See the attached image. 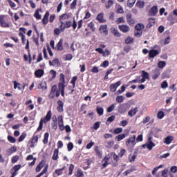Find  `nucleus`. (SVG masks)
<instances>
[{"instance_id":"obj_36","label":"nucleus","mask_w":177,"mask_h":177,"mask_svg":"<svg viewBox=\"0 0 177 177\" xmlns=\"http://www.w3.org/2000/svg\"><path fill=\"white\" fill-rule=\"evenodd\" d=\"M57 90V86H56V85L53 86L51 92H50L51 95L55 96V93H56Z\"/></svg>"},{"instance_id":"obj_15","label":"nucleus","mask_w":177,"mask_h":177,"mask_svg":"<svg viewBox=\"0 0 177 177\" xmlns=\"http://www.w3.org/2000/svg\"><path fill=\"white\" fill-rule=\"evenodd\" d=\"M99 31H101V32H104V34H107L109 31L107 30V26L102 25L100 27Z\"/></svg>"},{"instance_id":"obj_2","label":"nucleus","mask_w":177,"mask_h":177,"mask_svg":"<svg viewBox=\"0 0 177 177\" xmlns=\"http://www.w3.org/2000/svg\"><path fill=\"white\" fill-rule=\"evenodd\" d=\"M167 20L170 21V26H174V23H177V17L171 14L169 15Z\"/></svg>"},{"instance_id":"obj_49","label":"nucleus","mask_w":177,"mask_h":177,"mask_svg":"<svg viewBox=\"0 0 177 177\" xmlns=\"http://www.w3.org/2000/svg\"><path fill=\"white\" fill-rule=\"evenodd\" d=\"M122 132V128H117L114 130V133L115 135H118V133H121Z\"/></svg>"},{"instance_id":"obj_58","label":"nucleus","mask_w":177,"mask_h":177,"mask_svg":"<svg viewBox=\"0 0 177 177\" xmlns=\"http://www.w3.org/2000/svg\"><path fill=\"white\" fill-rule=\"evenodd\" d=\"M108 146L107 147H113V146H114V141L111 140V141H108L106 142Z\"/></svg>"},{"instance_id":"obj_13","label":"nucleus","mask_w":177,"mask_h":177,"mask_svg":"<svg viewBox=\"0 0 177 177\" xmlns=\"http://www.w3.org/2000/svg\"><path fill=\"white\" fill-rule=\"evenodd\" d=\"M118 112L121 114H124V113H127V109H125V104H121L119 106Z\"/></svg>"},{"instance_id":"obj_56","label":"nucleus","mask_w":177,"mask_h":177,"mask_svg":"<svg viewBox=\"0 0 177 177\" xmlns=\"http://www.w3.org/2000/svg\"><path fill=\"white\" fill-rule=\"evenodd\" d=\"M110 91L111 92H115V91H117V88L115 87V85L111 84L110 86Z\"/></svg>"},{"instance_id":"obj_44","label":"nucleus","mask_w":177,"mask_h":177,"mask_svg":"<svg viewBox=\"0 0 177 177\" xmlns=\"http://www.w3.org/2000/svg\"><path fill=\"white\" fill-rule=\"evenodd\" d=\"M169 156H171V153H167L160 155L159 158H160V160H162V158H167V157H169Z\"/></svg>"},{"instance_id":"obj_59","label":"nucleus","mask_w":177,"mask_h":177,"mask_svg":"<svg viewBox=\"0 0 177 177\" xmlns=\"http://www.w3.org/2000/svg\"><path fill=\"white\" fill-rule=\"evenodd\" d=\"M88 27L91 28V29L92 30V31L95 32V25H93V22H91L88 24Z\"/></svg>"},{"instance_id":"obj_17","label":"nucleus","mask_w":177,"mask_h":177,"mask_svg":"<svg viewBox=\"0 0 177 177\" xmlns=\"http://www.w3.org/2000/svg\"><path fill=\"white\" fill-rule=\"evenodd\" d=\"M45 165V162L41 161L36 167V172H39L42 168H44V166Z\"/></svg>"},{"instance_id":"obj_33","label":"nucleus","mask_w":177,"mask_h":177,"mask_svg":"<svg viewBox=\"0 0 177 177\" xmlns=\"http://www.w3.org/2000/svg\"><path fill=\"white\" fill-rule=\"evenodd\" d=\"M135 2H136V0H128L127 6L132 8L135 5Z\"/></svg>"},{"instance_id":"obj_16","label":"nucleus","mask_w":177,"mask_h":177,"mask_svg":"<svg viewBox=\"0 0 177 177\" xmlns=\"http://www.w3.org/2000/svg\"><path fill=\"white\" fill-rule=\"evenodd\" d=\"M48 17H49V12H46L42 19L43 24H48Z\"/></svg>"},{"instance_id":"obj_42","label":"nucleus","mask_w":177,"mask_h":177,"mask_svg":"<svg viewBox=\"0 0 177 177\" xmlns=\"http://www.w3.org/2000/svg\"><path fill=\"white\" fill-rule=\"evenodd\" d=\"M21 167V165H20L14 166L12 167V169H11V172L12 171H15L17 172V171H19V169H20Z\"/></svg>"},{"instance_id":"obj_6","label":"nucleus","mask_w":177,"mask_h":177,"mask_svg":"<svg viewBox=\"0 0 177 177\" xmlns=\"http://www.w3.org/2000/svg\"><path fill=\"white\" fill-rule=\"evenodd\" d=\"M149 54V57L153 59V57H156V56L160 55V51L157 50H151Z\"/></svg>"},{"instance_id":"obj_22","label":"nucleus","mask_w":177,"mask_h":177,"mask_svg":"<svg viewBox=\"0 0 177 177\" xmlns=\"http://www.w3.org/2000/svg\"><path fill=\"white\" fill-rule=\"evenodd\" d=\"M57 158H59V149H55L54 151V154L53 156V160L56 161V160H57Z\"/></svg>"},{"instance_id":"obj_51","label":"nucleus","mask_w":177,"mask_h":177,"mask_svg":"<svg viewBox=\"0 0 177 177\" xmlns=\"http://www.w3.org/2000/svg\"><path fill=\"white\" fill-rule=\"evenodd\" d=\"M161 88H162V89H165V88H168V83L167 82V81H164L162 83Z\"/></svg>"},{"instance_id":"obj_39","label":"nucleus","mask_w":177,"mask_h":177,"mask_svg":"<svg viewBox=\"0 0 177 177\" xmlns=\"http://www.w3.org/2000/svg\"><path fill=\"white\" fill-rule=\"evenodd\" d=\"M8 139L9 142H10V143H16V138H15L12 136H9L8 137Z\"/></svg>"},{"instance_id":"obj_50","label":"nucleus","mask_w":177,"mask_h":177,"mask_svg":"<svg viewBox=\"0 0 177 177\" xmlns=\"http://www.w3.org/2000/svg\"><path fill=\"white\" fill-rule=\"evenodd\" d=\"M73 148H74V145H73V142H69L68 144V151H71V150H73Z\"/></svg>"},{"instance_id":"obj_11","label":"nucleus","mask_w":177,"mask_h":177,"mask_svg":"<svg viewBox=\"0 0 177 177\" xmlns=\"http://www.w3.org/2000/svg\"><path fill=\"white\" fill-rule=\"evenodd\" d=\"M57 104L58 106L57 108V111H59V113H62L63 111V106H64V104L63 103V102H62V100H59L57 101Z\"/></svg>"},{"instance_id":"obj_14","label":"nucleus","mask_w":177,"mask_h":177,"mask_svg":"<svg viewBox=\"0 0 177 177\" xmlns=\"http://www.w3.org/2000/svg\"><path fill=\"white\" fill-rule=\"evenodd\" d=\"M58 88L59 92H61L62 96H64V84L63 83H59Z\"/></svg>"},{"instance_id":"obj_4","label":"nucleus","mask_w":177,"mask_h":177,"mask_svg":"<svg viewBox=\"0 0 177 177\" xmlns=\"http://www.w3.org/2000/svg\"><path fill=\"white\" fill-rule=\"evenodd\" d=\"M119 30H120L122 32L126 33L129 32L131 28H129V26H128L127 25H119Z\"/></svg>"},{"instance_id":"obj_29","label":"nucleus","mask_w":177,"mask_h":177,"mask_svg":"<svg viewBox=\"0 0 177 177\" xmlns=\"http://www.w3.org/2000/svg\"><path fill=\"white\" fill-rule=\"evenodd\" d=\"M124 96L122 95H118L116 97V102L118 103H122V102H124Z\"/></svg>"},{"instance_id":"obj_28","label":"nucleus","mask_w":177,"mask_h":177,"mask_svg":"<svg viewBox=\"0 0 177 177\" xmlns=\"http://www.w3.org/2000/svg\"><path fill=\"white\" fill-rule=\"evenodd\" d=\"M171 142H172V137L167 136L165 138L164 143H165L166 145H169Z\"/></svg>"},{"instance_id":"obj_46","label":"nucleus","mask_w":177,"mask_h":177,"mask_svg":"<svg viewBox=\"0 0 177 177\" xmlns=\"http://www.w3.org/2000/svg\"><path fill=\"white\" fill-rule=\"evenodd\" d=\"M171 41V37L168 36L164 40V45H168Z\"/></svg>"},{"instance_id":"obj_34","label":"nucleus","mask_w":177,"mask_h":177,"mask_svg":"<svg viewBox=\"0 0 177 177\" xmlns=\"http://www.w3.org/2000/svg\"><path fill=\"white\" fill-rule=\"evenodd\" d=\"M114 1L113 0H109L107 4L106 5V9H110Z\"/></svg>"},{"instance_id":"obj_48","label":"nucleus","mask_w":177,"mask_h":177,"mask_svg":"<svg viewBox=\"0 0 177 177\" xmlns=\"http://www.w3.org/2000/svg\"><path fill=\"white\" fill-rule=\"evenodd\" d=\"M116 12L117 13H124V10L122 9V7H121L120 6H118L117 7Z\"/></svg>"},{"instance_id":"obj_38","label":"nucleus","mask_w":177,"mask_h":177,"mask_svg":"<svg viewBox=\"0 0 177 177\" xmlns=\"http://www.w3.org/2000/svg\"><path fill=\"white\" fill-rule=\"evenodd\" d=\"M76 176L77 177H84V172L82 171V170L79 169L76 172Z\"/></svg>"},{"instance_id":"obj_23","label":"nucleus","mask_w":177,"mask_h":177,"mask_svg":"<svg viewBox=\"0 0 177 177\" xmlns=\"http://www.w3.org/2000/svg\"><path fill=\"white\" fill-rule=\"evenodd\" d=\"M97 19L100 23H104L106 20L103 19V13H100L97 16Z\"/></svg>"},{"instance_id":"obj_27","label":"nucleus","mask_w":177,"mask_h":177,"mask_svg":"<svg viewBox=\"0 0 177 177\" xmlns=\"http://www.w3.org/2000/svg\"><path fill=\"white\" fill-rule=\"evenodd\" d=\"M145 28V25L138 24L136 26L135 29L136 30L142 31Z\"/></svg>"},{"instance_id":"obj_60","label":"nucleus","mask_w":177,"mask_h":177,"mask_svg":"<svg viewBox=\"0 0 177 177\" xmlns=\"http://www.w3.org/2000/svg\"><path fill=\"white\" fill-rule=\"evenodd\" d=\"M35 17H36V19H37V20H39V19H41V15H39V12L36 11L35 15H34Z\"/></svg>"},{"instance_id":"obj_18","label":"nucleus","mask_w":177,"mask_h":177,"mask_svg":"<svg viewBox=\"0 0 177 177\" xmlns=\"http://www.w3.org/2000/svg\"><path fill=\"white\" fill-rule=\"evenodd\" d=\"M44 124H46V120H45V119H41L37 131H42V128H44Z\"/></svg>"},{"instance_id":"obj_20","label":"nucleus","mask_w":177,"mask_h":177,"mask_svg":"<svg viewBox=\"0 0 177 177\" xmlns=\"http://www.w3.org/2000/svg\"><path fill=\"white\" fill-rule=\"evenodd\" d=\"M57 48L58 50H63V39H61L57 44Z\"/></svg>"},{"instance_id":"obj_32","label":"nucleus","mask_w":177,"mask_h":177,"mask_svg":"<svg viewBox=\"0 0 177 177\" xmlns=\"http://www.w3.org/2000/svg\"><path fill=\"white\" fill-rule=\"evenodd\" d=\"M49 138V133H46L44 134V138L43 140V143L44 145H46V143H48V138Z\"/></svg>"},{"instance_id":"obj_1","label":"nucleus","mask_w":177,"mask_h":177,"mask_svg":"<svg viewBox=\"0 0 177 177\" xmlns=\"http://www.w3.org/2000/svg\"><path fill=\"white\" fill-rule=\"evenodd\" d=\"M154 146H156V145L153 144V141H151V137H149L148 139V145L145 144L142 145V147H143V149H145V147H147V149H149V150H151V149H153V147H154Z\"/></svg>"},{"instance_id":"obj_63","label":"nucleus","mask_w":177,"mask_h":177,"mask_svg":"<svg viewBox=\"0 0 177 177\" xmlns=\"http://www.w3.org/2000/svg\"><path fill=\"white\" fill-rule=\"evenodd\" d=\"M170 171L173 172V174H176L177 172V167L176 166H172L170 169Z\"/></svg>"},{"instance_id":"obj_24","label":"nucleus","mask_w":177,"mask_h":177,"mask_svg":"<svg viewBox=\"0 0 177 177\" xmlns=\"http://www.w3.org/2000/svg\"><path fill=\"white\" fill-rule=\"evenodd\" d=\"M35 75L36 77H37V78H39L42 77V75H44V71L41 69L37 70V71H35Z\"/></svg>"},{"instance_id":"obj_53","label":"nucleus","mask_w":177,"mask_h":177,"mask_svg":"<svg viewBox=\"0 0 177 177\" xmlns=\"http://www.w3.org/2000/svg\"><path fill=\"white\" fill-rule=\"evenodd\" d=\"M157 116H158V118H159L160 120H161V118H164V112H162V111H159V112L158 113Z\"/></svg>"},{"instance_id":"obj_62","label":"nucleus","mask_w":177,"mask_h":177,"mask_svg":"<svg viewBox=\"0 0 177 177\" xmlns=\"http://www.w3.org/2000/svg\"><path fill=\"white\" fill-rule=\"evenodd\" d=\"M99 127H100V122H97L94 124V129L97 130L99 129Z\"/></svg>"},{"instance_id":"obj_3","label":"nucleus","mask_w":177,"mask_h":177,"mask_svg":"<svg viewBox=\"0 0 177 177\" xmlns=\"http://www.w3.org/2000/svg\"><path fill=\"white\" fill-rule=\"evenodd\" d=\"M4 19L5 15H0V26L1 27L8 28L9 27V24L6 23Z\"/></svg>"},{"instance_id":"obj_35","label":"nucleus","mask_w":177,"mask_h":177,"mask_svg":"<svg viewBox=\"0 0 177 177\" xmlns=\"http://www.w3.org/2000/svg\"><path fill=\"white\" fill-rule=\"evenodd\" d=\"M97 113L99 115H103V108L97 106Z\"/></svg>"},{"instance_id":"obj_7","label":"nucleus","mask_w":177,"mask_h":177,"mask_svg":"<svg viewBox=\"0 0 177 177\" xmlns=\"http://www.w3.org/2000/svg\"><path fill=\"white\" fill-rule=\"evenodd\" d=\"M111 34H113V35H114V37H121V33H120V31H118V29L115 28H112L111 29Z\"/></svg>"},{"instance_id":"obj_12","label":"nucleus","mask_w":177,"mask_h":177,"mask_svg":"<svg viewBox=\"0 0 177 177\" xmlns=\"http://www.w3.org/2000/svg\"><path fill=\"white\" fill-rule=\"evenodd\" d=\"M64 30H66V26H64L62 28H55L54 32L55 35H60L62 32H64Z\"/></svg>"},{"instance_id":"obj_57","label":"nucleus","mask_w":177,"mask_h":177,"mask_svg":"<svg viewBox=\"0 0 177 177\" xmlns=\"http://www.w3.org/2000/svg\"><path fill=\"white\" fill-rule=\"evenodd\" d=\"M164 30H165V28L163 26H160L158 28V30L160 32V34L164 32Z\"/></svg>"},{"instance_id":"obj_21","label":"nucleus","mask_w":177,"mask_h":177,"mask_svg":"<svg viewBox=\"0 0 177 177\" xmlns=\"http://www.w3.org/2000/svg\"><path fill=\"white\" fill-rule=\"evenodd\" d=\"M167 66V62L165 61H159L158 63V68H164Z\"/></svg>"},{"instance_id":"obj_10","label":"nucleus","mask_w":177,"mask_h":177,"mask_svg":"<svg viewBox=\"0 0 177 177\" xmlns=\"http://www.w3.org/2000/svg\"><path fill=\"white\" fill-rule=\"evenodd\" d=\"M158 12V8H157V6H153L149 11V15H151V16H156Z\"/></svg>"},{"instance_id":"obj_26","label":"nucleus","mask_w":177,"mask_h":177,"mask_svg":"<svg viewBox=\"0 0 177 177\" xmlns=\"http://www.w3.org/2000/svg\"><path fill=\"white\" fill-rule=\"evenodd\" d=\"M136 6H138V8H140V9H143L145 8V1H138L136 3Z\"/></svg>"},{"instance_id":"obj_52","label":"nucleus","mask_w":177,"mask_h":177,"mask_svg":"<svg viewBox=\"0 0 177 177\" xmlns=\"http://www.w3.org/2000/svg\"><path fill=\"white\" fill-rule=\"evenodd\" d=\"M60 64V62H59L58 59H55L53 61V66H59Z\"/></svg>"},{"instance_id":"obj_9","label":"nucleus","mask_w":177,"mask_h":177,"mask_svg":"<svg viewBox=\"0 0 177 177\" xmlns=\"http://www.w3.org/2000/svg\"><path fill=\"white\" fill-rule=\"evenodd\" d=\"M153 76L152 78L153 80H157V78H158L159 75H161V72L160 71V69L156 68L154 71H153Z\"/></svg>"},{"instance_id":"obj_61","label":"nucleus","mask_w":177,"mask_h":177,"mask_svg":"<svg viewBox=\"0 0 177 177\" xmlns=\"http://www.w3.org/2000/svg\"><path fill=\"white\" fill-rule=\"evenodd\" d=\"M116 23H118V24H120V23H125V21H124L123 17H120L117 19Z\"/></svg>"},{"instance_id":"obj_30","label":"nucleus","mask_w":177,"mask_h":177,"mask_svg":"<svg viewBox=\"0 0 177 177\" xmlns=\"http://www.w3.org/2000/svg\"><path fill=\"white\" fill-rule=\"evenodd\" d=\"M142 78L145 79V80H149V73L147 72H146L145 71H142Z\"/></svg>"},{"instance_id":"obj_8","label":"nucleus","mask_w":177,"mask_h":177,"mask_svg":"<svg viewBox=\"0 0 177 177\" xmlns=\"http://www.w3.org/2000/svg\"><path fill=\"white\" fill-rule=\"evenodd\" d=\"M138 111V107L133 108L129 111L128 115H129V117H133V115H135Z\"/></svg>"},{"instance_id":"obj_47","label":"nucleus","mask_w":177,"mask_h":177,"mask_svg":"<svg viewBox=\"0 0 177 177\" xmlns=\"http://www.w3.org/2000/svg\"><path fill=\"white\" fill-rule=\"evenodd\" d=\"M58 125H63V116H58Z\"/></svg>"},{"instance_id":"obj_40","label":"nucleus","mask_w":177,"mask_h":177,"mask_svg":"<svg viewBox=\"0 0 177 177\" xmlns=\"http://www.w3.org/2000/svg\"><path fill=\"white\" fill-rule=\"evenodd\" d=\"M142 34H143V32L142 30H136L135 31V37H142Z\"/></svg>"},{"instance_id":"obj_31","label":"nucleus","mask_w":177,"mask_h":177,"mask_svg":"<svg viewBox=\"0 0 177 177\" xmlns=\"http://www.w3.org/2000/svg\"><path fill=\"white\" fill-rule=\"evenodd\" d=\"M125 134H120L115 137V140H118V142H120V140H122V139H124Z\"/></svg>"},{"instance_id":"obj_19","label":"nucleus","mask_w":177,"mask_h":177,"mask_svg":"<svg viewBox=\"0 0 177 177\" xmlns=\"http://www.w3.org/2000/svg\"><path fill=\"white\" fill-rule=\"evenodd\" d=\"M51 118H52V112L50 111H48L46 117L43 120H45L46 122H47L48 121H50Z\"/></svg>"},{"instance_id":"obj_54","label":"nucleus","mask_w":177,"mask_h":177,"mask_svg":"<svg viewBox=\"0 0 177 177\" xmlns=\"http://www.w3.org/2000/svg\"><path fill=\"white\" fill-rule=\"evenodd\" d=\"M67 17H68L67 14H64L59 17V20L60 21H62V20H66Z\"/></svg>"},{"instance_id":"obj_5","label":"nucleus","mask_w":177,"mask_h":177,"mask_svg":"<svg viewBox=\"0 0 177 177\" xmlns=\"http://www.w3.org/2000/svg\"><path fill=\"white\" fill-rule=\"evenodd\" d=\"M126 17H127V23H129L130 26H133V24H135V19L132 18V15L131 14H127L126 15Z\"/></svg>"},{"instance_id":"obj_41","label":"nucleus","mask_w":177,"mask_h":177,"mask_svg":"<svg viewBox=\"0 0 177 177\" xmlns=\"http://www.w3.org/2000/svg\"><path fill=\"white\" fill-rule=\"evenodd\" d=\"M14 88L15 89H19V91H20V89H21V88L20 87V83H17L16 82V81L14 82Z\"/></svg>"},{"instance_id":"obj_25","label":"nucleus","mask_w":177,"mask_h":177,"mask_svg":"<svg viewBox=\"0 0 177 177\" xmlns=\"http://www.w3.org/2000/svg\"><path fill=\"white\" fill-rule=\"evenodd\" d=\"M39 89H43V91H45V89H46V82H41L39 84Z\"/></svg>"},{"instance_id":"obj_55","label":"nucleus","mask_w":177,"mask_h":177,"mask_svg":"<svg viewBox=\"0 0 177 177\" xmlns=\"http://www.w3.org/2000/svg\"><path fill=\"white\" fill-rule=\"evenodd\" d=\"M76 6H77V0H74L71 5V9H75Z\"/></svg>"},{"instance_id":"obj_37","label":"nucleus","mask_w":177,"mask_h":177,"mask_svg":"<svg viewBox=\"0 0 177 177\" xmlns=\"http://www.w3.org/2000/svg\"><path fill=\"white\" fill-rule=\"evenodd\" d=\"M133 39H132L131 37H128L127 39H125V44H127V45L133 44Z\"/></svg>"},{"instance_id":"obj_64","label":"nucleus","mask_w":177,"mask_h":177,"mask_svg":"<svg viewBox=\"0 0 177 177\" xmlns=\"http://www.w3.org/2000/svg\"><path fill=\"white\" fill-rule=\"evenodd\" d=\"M36 142H38V136H33L32 143H36Z\"/></svg>"},{"instance_id":"obj_45","label":"nucleus","mask_w":177,"mask_h":177,"mask_svg":"<svg viewBox=\"0 0 177 177\" xmlns=\"http://www.w3.org/2000/svg\"><path fill=\"white\" fill-rule=\"evenodd\" d=\"M63 171H64V167L62 168V169H56L55 170V173L59 176V175H62V174H63Z\"/></svg>"},{"instance_id":"obj_43","label":"nucleus","mask_w":177,"mask_h":177,"mask_svg":"<svg viewBox=\"0 0 177 177\" xmlns=\"http://www.w3.org/2000/svg\"><path fill=\"white\" fill-rule=\"evenodd\" d=\"M115 107V105L114 104H111L109 107H108L107 109V111L108 113H111V111H113V110H114Z\"/></svg>"}]
</instances>
